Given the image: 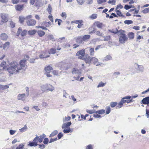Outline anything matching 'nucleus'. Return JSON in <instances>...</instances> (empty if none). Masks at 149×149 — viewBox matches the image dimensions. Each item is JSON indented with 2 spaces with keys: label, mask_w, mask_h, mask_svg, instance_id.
Here are the masks:
<instances>
[{
  "label": "nucleus",
  "mask_w": 149,
  "mask_h": 149,
  "mask_svg": "<svg viewBox=\"0 0 149 149\" xmlns=\"http://www.w3.org/2000/svg\"><path fill=\"white\" fill-rule=\"evenodd\" d=\"M90 18H91L92 19H95L97 17V15L95 14H93L91 16L89 17Z\"/></svg>",
  "instance_id": "55"
},
{
  "label": "nucleus",
  "mask_w": 149,
  "mask_h": 149,
  "mask_svg": "<svg viewBox=\"0 0 149 149\" xmlns=\"http://www.w3.org/2000/svg\"><path fill=\"white\" fill-rule=\"evenodd\" d=\"M118 104L116 102H111L110 103V105L112 108H113L116 106Z\"/></svg>",
  "instance_id": "40"
},
{
  "label": "nucleus",
  "mask_w": 149,
  "mask_h": 149,
  "mask_svg": "<svg viewBox=\"0 0 149 149\" xmlns=\"http://www.w3.org/2000/svg\"><path fill=\"white\" fill-rule=\"evenodd\" d=\"M104 41H108L109 40L111 39V37L109 36H106L104 37Z\"/></svg>",
  "instance_id": "57"
},
{
  "label": "nucleus",
  "mask_w": 149,
  "mask_h": 149,
  "mask_svg": "<svg viewBox=\"0 0 149 149\" xmlns=\"http://www.w3.org/2000/svg\"><path fill=\"white\" fill-rule=\"evenodd\" d=\"M11 63L12 62L10 63L9 64V65H6V62L3 61L1 62L0 65V66L3 67V69L4 70H7L10 74H13V73H11L9 71H10L9 70L10 69L12 70L13 68L11 65Z\"/></svg>",
  "instance_id": "5"
},
{
  "label": "nucleus",
  "mask_w": 149,
  "mask_h": 149,
  "mask_svg": "<svg viewBox=\"0 0 149 149\" xmlns=\"http://www.w3.org/2000/svg\"><path fill=\"white\" fill-rule=\"evenodd\" d=\"M128 36L130 39H133L134 38V34L133 32H130L128 33Z\"/></svg>",
  "instance_id": "30"
},
{
  "label": "nucleus",
  "mask_w": 149,
  "mask_h": 149,
  "mask_svg": "<svg viewBox=\"0 0 149 149\" xmlns=\"http://www.w3.org/2000/svg\"><path fill=\"white\" fill-rule=\"evenodd\" d=\"M46 135L44 134H43L42 135H40L39 137L36 136L34 139V141H37V140L40 143H41L43 139L45 137Z\"/></svg>",
  "instance_id": "11"
},
{
  "label": "nucleus",
  "mask_w": 149,
  "mask_h": 149,
  "mask_svg": "<svg viewBox=\"0 0 149 149\" xmlns=\"http://www.w3.org/2000/svg\"><path fill=\"white\" fill-rule=\"evenodd\" d=\"M123 8V6L120 4H119L117 6V7L115 9V10H117L118 9H121Z\"/></svg>",
  "instance_id": "64"
},
{
  "label": "nucleus",
  "mask_w": 149,
  "mask_h": 149,
  "mask_svg": "<svg viewBox=\"0 0 149 149\" xmlns=\"http://www.w3.org/2000/svg\"><path fill=\"white\" fill-rule=\"evenodd\" d=\"M118 39L119 42L121 44H124L127 41L128 37L125 33V31L121 30L118 33Z\"/></svg>",
  "instance_id": "2"
},
{
  "label": "nucleus",
  "mask_w": 149,
  "mask_h": 149,
  "mask_svg": "<svg viewBox=\"0 0 149 149\" xmlns=\"http://www.w3.org/2000/svg\"><path fill=\"white\" fill-rule=\"evenodd\" d=\"M56 51V49L52 48L48 51V53L49 54H54L55 53Z\"/></svg>",
  "instance_id": "47"
},
{
  "label": "nucleus",
  "mask_w": 149,
  "mask_h": 149,
  "mask_svg": "<svg viewBox=\"0 0 149 149\" xmlns=\"http://www.w3.org/2000/svg\"><path fill=\"white\" fill-rule=\"evenodd\" d=\"M71 119V117L70 116L65 117L64 118L63 121L64 123L67 122L69 121Z\"/></svg>",
  "instance_id": "37"
},
{
  "label": "nucleus",
  "mask_w": 149,
  "mask_h": 149,
  "mask_svg": "<svg viewBox=\"0 0 149 149\" xmlns=\"http://www.w3.org/2000/svg\"><path fill=\"white\" fill-rule=\"evenodd\" d=\"M63 96L65 98H67L68 97H70L69 95L65 91H63Z\"/></svg>",
  "instance_id": "52"
},
{
  "label": "nucleus",
  "mask_w": 149,
  "mask_h": 149,
  "mask_svg": "<svg viewBox=\"0 0 149 149\" xmlns=\"http://www.w3.org/2000/svg\"><path fill=\"white\" fill-rule=\"evenodd\" d=\"M115 11L116 12L117 15L119 16L122 17H125L124 15L122 14L121 12L119 10H115Z\"/></svg>",
  "instance_id": "36"
},
{
  "label": "nucleus",
  "mask_w": 149,
  "mask_h": 149,
  "mask_svg": "<svg viewBox=\"0 0 149 149\" xmlns=\"http://www.w3.org/2000/svg\"><path fill=\"white\" fill-rule=\"evenodd\" d=\"M71 122L64 123L62 125V128L63 129V132L65 133H68L70 132H72V131L71 130L70 126L71 125Z\"/></svg>",
  "instance_id": "4"
},
{
  "label": "nucleus",
  "mask_w": 149,
  "mask_h": 149,
  "mask_svg": "<svg viewBox=\"0 0 149 149\" xmlns=\"http://www.w3.org/2000/svg\"><path fill=\"white\" fill-rule=\"evenodd\" d=\"M46 51H43L42 52L39 56V57L40 58H44L47 57H48L49 56L48 55H46Z\"/></svg>",
  "instance_id": "13"
},
{
  "label": "nucleus",
  "mask_w": 149,
  "mask_h": 149,
  "mask_svg": "<svg viewBox=\"0 0 149 149\" xmlns=\"http://www.w3.org/2000/svg\"><path fill=\"white\" fill-rule=\"evenodd\" d=\"M37 33L40 37H42L44 36L45 34V33L43 31L38 30L37 32Z\"/></svg>",
  "instance_id": "24"
},
{
  "label": "nucleus",
  "mask_w": 149,
  "mask_h": 149,
  "mask_svg": "<svg viewBox=\"0 0 149 149\" xmlns=\"http://www.w3.org/2000/svg\"><path fill=\"white\" fill-rule=\"evenodd\" d=\"M89 33L90 34H91L93 33H95V31L96 30V29L93 27H91L89 28Z\"/></svg>",
  "instance_id": "27"
},
{
  "label": "nucleus",
  "mask_w": 149,
  "mask_h": 149,
  "mask_svg": "<svg viewBox=\"0 0 149 149\" xmlns=\"http://www.w3.org/2000/svg\"><path fill=\"white\" fill-rule=\"evenodd\" d=\"M24 146V143H22L19 145L16 148V149H23Z\"/></svg>",
  "instance_id": "44"
},
{
  "label": "nucleus",
  "mask_w": 149,
  "mask_h": 149,
  "mask_svg": "<svg viewBox=\"0 0 149 149\" xmlns=\"http://www.w3.org/2000/svg\"><path fill=\"white\" fill-rule=\"evenodd\" d=\"M58 133V131L57 130H55L49 136L52 137L56 135Z\"/></svg>",
  "instance_id": "53"
},
{
  "label": "nucleus",
  "mask_w": 149,
  "mask_h": 149,
  "mask_svg": "<svg viewBox=\"0 0 149 149\" xmlns=\"http://www.w3.org/2000/svg\"><path fill=\"white\" fill-rule=\"evenodd\" d=\"M25 96V93L19 94L17 96V98L18 100H21L22 101L24 100V98Z\"/></svg>",
  "instance_id": "16"
},
{
  "label": "nucleus",
  "mask_w": 149,
  "mask_h": 149,
  "mask_svg": "<svg viewBox=\"0 0 149 149\" xmlns=\"http://www.w3.org/2000/svg\"><path fill=\"white\" fill-rule=\"evenodd\" d=\"M134 67L139 72H143L144 71V68L143 65H139L137 63H135L134 64Z\"/></svg>",
  "instance_id": "10"
},
{
  "label": "nucleus",
  "mask_w": 149,
  "mask_h": 149,
  "mask_svg": "<svg viewBox=\"0 0 149 149\" xmlns=\"http://www.w3.org/2000/svg\"><path fill=\"white\" fill-rule=\"evenodd\" d=\"M54 89V87L52 85L49 84H46L40 86V90L43 93L52 92Z\"/></svg>",
  "instance_id": "3"
},
{
  "label": "nucleus",
  "mask_w": 149,
  "mask_h": 149,
  "mask_svg": "<svg viewBox=\"0 0 149 149\" xmlns=\"http://www.w3.org/2000/svg\"><path fill=\"white\" fill-rule=\"evenodd\" d=\"M42 24L45 26V27H48L51 25L50 22H45L42 23Z\"/></svg>",
  "instance_id": "46"
},
{
  "label": "nucleus",
  "mask_w": 149,
  "mask_h": 149,
  "mask_svg": "<svg viewBox=\"0 0 149 149\" xmlns=\"http://www.w3.org/2000/svg\"><path fill=\"white\" fill-rule=\"evenodd\" d=\"M109 31L114 34L117 33L118 35V33L119 32V31H118L117 29H115L112 30H109Z\"/></svg>",
  "instance_id": "31"
},
{
  "label": "nucleus",
  "mask_w": 149,
  "mask_h": 149,
  "mask_svg": "<svg viewBox=\"0 0 149 149\" xmlns=\"http://www.w3.org/2000/svg\"><path fill=\"white\" fill-rule=\"evenodd\" d=\"M92 57L88 56L85 59V61L86 63L90 64L92 61Z\"/></svg>",
  "instance_id": "25"
},
{
  "label": "nucleus",
  "mask_w": 149,
  "mask_h": 149,
  "mask_svg": "<svg viewBox=\"0 0 149 149\" xmlns=\"http://www.w3.org/2000/svg\"><path fill=\"white\" fill-rule=\"evenodd\" d=\"M52 70V68L50 65H48L45 66L44 68L45 71L44 74L46 75L47 77H52V75L50 74V72Z\"/></svg>",
  "instance_id": "6"
},
{
  "label": "nucleus",
  "mask_w": 149,
  "mask_h": 149,
  "mask_svg": "<svg viewBox=\"0 0 149 149\" xmlns=\"http://www.w3.org/2000/svg\"><path fill=\"white\" fill-rule=\"evenodd\" d=\"M0 37L2 40H6L7 39L8 37L7 35L5 33H2L0 35Z\"/></svg>",
  "instance_id": "18"
},
{
  "label": "nucleus",
  "mask_w": 149,
  "mask_h": 149,
  "mask_svg": "<svg viewBox=\"0 0 149 149\" xmlns=\"http://www.w3.org/2000/svg\"><path fill=\"white\" fill-rule=\"evenodd\" d=\"M90 55L93 56L94 54V50L93 48H90L89 49Z\"/></svg>",
  "instance_id": "48"
},
{
  "label": "nucleus",
  "mask_w": 149,
  "mask_h": 149,
  "mask_svg": "<svg viewBox=\"0 0 149 149\" xmlns=\"http://www.w3.org/2000/svg\"><path fill=\"white\" fill-rule=\"evenodd\" d=\"M38 58H31L29 60V62L31 63H35V60L38 59Z\"/></svg>",
  "instance_id": "61"
},
{
  "label": "nucleus",
  "mask_w": 149,
  "mask_h": 149,
  "mask_svg": "<svg viewBox=\"0 0 149 149\" xmlns=\"http://www.w3.org/2000/svg\"><path fill=\"white\" fill-rule=\"evenodd\" d=\"M9 88V86L8 85H4L0 84V89L2 90H5L8 89Z\"/></svg>",
  "instance_id": "26"
},
{
  "label": "nucleus",
  "mask_w": 149,
  "mask_h": 149,
  "mask_svg": "<svg viewBox=\"0 0 149 149\" xmlns=\"http://www.w3.org/2000/svg\"><path fill=\"white\" fill-rule=\"evenodd\" d=\"M47 38L49 40H51L53 41L54 39V37L53 35L50 34L47 37Z\"/></svg>",
  "instance_id": "51"
},
{
  "label": "nucleus",
  "mask_w": 149,
  "mask_h": 149,
  "mask_svg": "<svg viewBox=\"0 0 149 149\" xmlns=\"http://www.w3.org/2000/svg\"><path fill=\"white\" fill-rule=\"evenodd\" d=\"M22 29H21V28H19L18 29V31H17V36H19L20 34L21 33V32L22 31Z\"/></svg>",
  "instance_id": "60"
},
{
  "label": "nucleus",
  "mask_w": 149,
  "mask_h": 149,
  "mask_svg": "<svg viewBox=\"0 0 149 149\" xmlns=\"http://www.w3.org/2000/svg\"><path fill=\"white\" fill-rule=\"evenodd\" d=\"M0 16L1 18V22L3 23H6L8 21V14L4 13H1Z\"/></svg>",
  "instance_id": "9"
},
{
  "label": "nucleus",
  "mask_w": 149,
  "mask_h": 149,
  "mask_svg": "<svg viewBox=\"0 0 149 149\" xmlns=\"http://www.w3.org/2000/svg\"><path fill=\"white\" fill-rule=\"evenodd\" d=\"M123 101V100L122 99L121 101L119 102L118 105L117 106L118 108H121L122 107V105L124 103Z\"/></svg>",
  "instance_id": "45"
},
{
  "label": "nucleus",
  "mask_w": 149,
  "mask_h": 149,
  "mask_svg": "<svg viewBox=\"0 0 149 149\" xmlns=\"http://www.w3.org/2000/svg\"><path fill=\"white\" fill-rule=\"evenodd\" d=\"M36 32L37 31L36 30L34 29L29 31L28 33L29 35H33L36 33Z\"/></svg>",
  "instance_id": "29"
},
{
  "label": "nucleus",
  "mask_w": 149,
  "mask_h": 149,
  "mask_svg": "<svg viewBox=\"0 0 149 149\" xmlns=\"http://www.w3.org/2000/svg\"><path fill=\"white\" fill-rule=\"evenodd\" d=\"M77 3L80 5L83 4L84 2V1L83 0H76Z\"/></svg>",
  "instance_id": "62"
},
{
  "label": "nucleus",
  "mask_w": 149,
  "mask_h": 149,
  "mask_svg": "<svg viewBox=\"0 0 149 149\" xmlns=\"http://www.w3.org/2000/svg\"><path fill=\"white\" fill-rule=\"evenodd\" d=\"M38 145V144L37 143V142L36 141H34L33 140V141H29V144H28V146H29L30 147L32 146H36Z\"/></svg>",
  "instance_id": "19"
},
{
  "label": "nucleus",
  "mask_w": 149,
  "mask_h": 149,
  "mask_svg": "<svg viewBox=\"0 0 149 149\" xmlns=\"http://www.w3.org/2000/svg\"><path fill=\"white\" fill-rule=\"evenodd\" d=\"M16 132V131L15 130H10L9 131V133L11 135H14L15 133Z\"/></svg>",
  "instance_id": "58"
},
{
  "label": "nucleus",
  "mask_w": 149,
  "mask_h": 149,
  "mask_svg": "<svg viewBox=\"0 0 149 149\" xmlns=\"http://www.w3.org/2000/svg\"><path fill=\"white\" fill-rule=\"evenodd\" d=\"M10 42H6L3 46V49H5L6 48H8L9 47Z\"/></svg>",
  "instance_id": "35"
},
{
  "label": "nucleus",
  "mask_w": 149,
  "mask_h": 149,
  "mask_svg": "<svg viewBox=\"0 0 149 149\" xmlns=\"http://www.w3.org/2000/svg\"><path fill=\"white\" fill-rule=\"evenodd\" d=\"M95 33L96 34L99 36L103 37L104 34L102 33L101 32L99 31H95Z\"/></svg>",
  "instance_id": "32"
},
{
  "label": "nucleus",
  "mask_w": 149,
  "mask_h": 149,
  "mask_svg": "<svg viewBox=\"0 0 149 149\" xmlns=\"http://www.w3.org/2000/svg\"><path fill=\"white\" fill-rule=\"evenodd\" d=\"M85 50L84 49L78 51L76 53V55L78 56V58L80 59H84V56L85 54Z\"/></svg>",
  "instance_id": "7"
},
{
  "label": "nucleus",
  "mask_w": 149,
  "mask_h": 149,
  "mask_svg": "<svg viewBox=\"0 0 149 149\" xmlns=\"http://www.w3.org/2000/svg\"><path fill=\"white\" fill-rule=\"evenodd\" d=\"M27 24L29 26H34L36 24V21L33 19H31L26 22Z\"/></svg>",
  "instance_id": "12"
},
{
  "label": "nucleus",
  "mask_w": 149,
  "mask_h": 149,
  "mask_svg": "<svg viewBox=\"0 0 149 149\" xmlns=\"http://www.w3.org/2000/svg\"><path fill=\"white\" fill-rule=\"evenodd\" d=\"M112 59V57L110 55H108L104 58L103 61H107L111 60Z\"/></svg>",
  "instance_id": "20"
},
{
  "label": "nucleus",
  "mask_w": 149,
  "mask_h": 149,
  "mask_svg": "<svg viewBox=\"0 0 149 149\" xmlns=\"http://www.w3.org/2000/svg\"><path fill=\"white\" fill-rule=\"evenodd\" d=\"M93 116L94 117L96 118H101L102 117L100 115L98 114L97 113L94 114Z\"/></svg>",
  "instance_id": "63"
},
{
  "label": "nucleus",
  "mask_w": 149,
  "mask_h": 149,
  "mask_svg": "<svg viewBox=\"0 0 149 149\" xmlns=\"http://www.w3.org/2000/svg\"><path fill=\"white\" fill-rule=\"evenodd\" d=\"M72 73L73 74H77V77H74L76 80H78L79 78V76L81 74V70H78L76 68H74L72 71Z\"/></svg>",
  "instance_id": "8"
},
{
  "label": "nucleus",
  "mask_w": 149,
  "mask_h": 149,
  "mask_svg": "<svg viewBox=\"0 0 149 149\" xmlns=\"http://www.w3.org/2000/svg\"><path fill=\"white\" fill-rule=\"evenodd\" d=\"M27 31L25 30H23L21 33V35L22 36H24L26 35L27 33Z\"/></svg>",
  "instance_id": "56"
},
{
  "label": "nucleus",
  "mask_w": 149,
  "mask_h": 149,
  "mask_svg": "<svg viewBox=\"0 0 149 149\" xmlns=\"http://www.w3.org/2000/svg\"><path fill=\"white\" fill-rule=\"evenodd\" d=\"M142 12L144 14L148 13L149 12V8H146L145 9L143 10Z\"/></svg>",
  "instance_id": "54"
},
{
  "label": "nucleus",
  "mask_w": 149,
  "mask_h": 149,
  "mask_svg": "<svg viewBox=\"0 0 149 149\" xmlns=\"http://www.w3.org/2000/svg\"><path fill=\"white\" fill-rule=\"evenodd\" d=\"M15 9L17 11H20L23 8V5H17L15 6Z\"/></svg>",
  "instance_id": "22"
},
{
  "label": "nucleus",
  "mask_w": 149,
  "mask_h": 149,
  "mask_svg": "<svg viewBox=\"0 0 149 149\" xmlns=\"http://www.w3.org/2000/svg\"><path fill=\"white\" fill-rule=\"evenodd\" d=\"M53 74L55 75H58L59 74L58 71L56 70H54L52 72Z\"/></svg>",
  "instance_id": "59"
},
{
  "label": "nucleus",
  "mask_w": 149,
  "mask_h": 149,
  "mask_svg": "<svg viewBox=\"0 0 149 149\" xmlns=\"http://www.w3.org/2000/svg\"><path fill=\"white\" fill-rule=\"evenodd\" d=\"M28 127L26 125H25L24 127L19 129V130L20 132H23L26 131Z\"/></svg>",
  "instance_id": "28"
},
{
  "label": "nucleus",
  "mask_w": 149,
  "mask_h": 149,
  "mask_svg": "<svg viewBox=\"0 0 149 149\" xmlns=\"http://www.w3.org/2000/svg\"><path fill=\"white\" fill-rule=\"evenodd\" d=\"M26 60H22L20 61L19 64L15 61L12 62L11 65L13 68L12 70L10 69L9 71L14 74H17L22 70H24L26 67Z\"/></svg>",
  "instance_id": "1"
},
{
  "label": "nucleus",
  "mask_w": 149,
  "mask_h": 149,
  "mask_svg": "<svg viewBox=\"0 0 149 149\" xmlns=\"http://www.w3.org/2000/svg\"><path fill=\"white\" fill-rule=\"evenodd\" d=\"M71 24H73L74 23H75L76 24H79V23H82V20H76L72 21L71 22Z\"/></svg>",
  "instance_id": "39"
},
{
  "label": "nucleus",
  "mask_w": 149,
  "mask_h": 149,
  "mask_svg": "<svg viewBox=\"0 0 149 149\" xmlns=\"http://www.w3.org/2000/svg\"><path fill=\"white\" fill-rule=\"evenodd\" d=\"M124 23L126 24H132L133 22L131 20H126L124 22Z\"/></svg>",
  "instance_id": "50"
},
{
  "label": "nucleus",
  "mask_w": 149,
  "mask_h": 149,
  "mask_svg": "<svg viewBox=\"0 0 149 149\" xmlns=\"http://www.w3.org/2000/svg\"><path fill=\"white\" fill-rule=\"evenodd\" d=\"M131 97L130 96H127L123 98L122 99V100H123V102L124 103H125V102H127L128 103H129V100H126L125 99H130L131 98Z\"/></svg>",
  "instance_id": "23"
},
{
  "label": "nucleus",
  "mask_w": 149,
  "mask_h": 149,
  "mask_svg": "<svg viewBox=\"0 0 149 149\" xmlns=\"http://www.w3.org/2000/svg\"><path fill=\"white\" fill-rule=\"evenodd\" d=\"M94 25L98 28L99 29H102L104 26V25L102 23H100L99 22H96L94 23Z\"/></svg>",
  "instance_id": "14"
},
{
  "label": "nucleus",
  "mask_w": 149,
  "mask_h": 149,
  "mask_svg": "<svg viewBox=\"0 0 149 149\" xmlns=\"http://www.w3.org/2000/svg\"><path fill=\"white\" fill-rule=\"evenodd\" d=\"M82 36H80L76 38V42L78 43H81L83 42Z\"/></svg>",
  "instance_id": "21"
},
{
  "label": "nucleus",
  "mask_w": 149,
  "mask_h": 149,
  "mask_svg": "<svg viewBox=\"0 0 149 149\" xmlns=\"http://www.w3.org/2000/svg\"><path fill=\"white\" fill-rule=\"evenodd\" d=\"M106 84V83H104L101 81L100 82L97 86V88H100L104 86Z\"/></svg>",
  "instance_id": "43"
},
{
  "label": "nucleus",
  "mask_w": 149,
  "mask_h": 149,
  "mask_svg": "<svg viewBox=\"0 0 149 149\" xmlns=\"http://www.w3.org/2000/svg\"><path fill=\"white\" fill-rule=\"evenodd\" d=\"M91 36L89 35H85L82 37V39L84 41H85L90 38Z\"/></svg>",
  "instance_id": "34"
},
{
  "label": "nucleus",
  "mask_w": 149,
  "mask_h": 149,
  "mask_svg": "<svg viewBox=\"0 0 149 149\" xmlns=\"http://www.w3.org/2000/svg\"><path fill=\"white\" fill-rule=\"evenodd\" d=\"M111 111V108L109 107H107L106 108V114H109Z\"/></svg>",
  "instance_id": "49"
},
{
  "label": "nucleus",
  "mask_w": 149,
  "mask_h": 149,
  "mask_svg": "<svg viewBox=\"0 0 149 149\" xmlns=\"http://www.w3.org/2000/svg\"><path fill=\"white\" fill-rule=\"evenodd\" d=\"M98 59L95 57H92V61L93 62V64H96V66H98L100 65V63L98 62Z\"/></svg>",
  "instance_id": "17"
},
{
  "label": "nucleus",
  "mask_w": 149,
  "mask_h": 149,
  "mask_svg": "<svg viewBox=\"0 0 149 149\" xmlns=\"http://www.w3.org/2000/svg\"><path fill=\"white\" fill-rule=\"evenodd\" d=\"M47 10L48 12L49 13V14H50L52 11V8L50 4L48 5V7L47 8Z\"/></svg>",
  "instance_id": "38"
},
{
  "label": "nucleus",
  "mask_w": 149,
  "mask_h": 149,
  "mask_svg": "<svg viewBox=\"0 0 149 149\" xmlns=\"http://www.w3.org/2000/svg\"><path fill=\"white\" fill-rule=\"evenodd\" d=\"M86 112L88 113L89 114H92L94 113H95L96 111L94 109L91 110H89V109H86Z\"/></svg>",
  "instance_id": "42"
},
{
  "label": "nucleus",
  "mask_w": 149,
  "mask_h": 149,
  "mask_svg": "<svg viewBox=\"0 0 149 149\" xmlns=\"http://www.w3.org/2000/svg\"><path fill=\"white\" fill-rule=\"evenodd\" d=\"M105 112V110L104 109H101L96 111L95 113L100 114H104Z\"/></svg>",
  "instance_id": "41"
},
{
  "label": "nucleus",
  "mask_w": 149,
  "mask_h": 149,
  "mask_svg": "<svg viewBox=\"0 0 149 149\" xmlns=\"http://www.w3.org/2000/svg\"><path fill=\"white\" fill-rule=\"evenodd\" d=\"M142 103L145 104H149V97H147L144 98L141 101Z\"/></svg>",
  "instance_id": "15"
},
{
  "label": "nucleus",
  "mask_w": 149,
  "mask_h": 149,
  "mask_svg": "<svg viewBox=\"0 0 149 149\" xmlns=\"http://www.w3.org/2000/svg\"><path fill=\"white\" fill-rule=\"evenodd\" d=\"M25 19V17L24 16H21L19 17V21L20 23H22L24 22V21Z\"/></svg>",
  "instance_id": "33"
}]
</instances>
